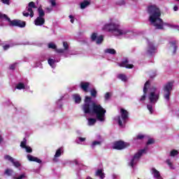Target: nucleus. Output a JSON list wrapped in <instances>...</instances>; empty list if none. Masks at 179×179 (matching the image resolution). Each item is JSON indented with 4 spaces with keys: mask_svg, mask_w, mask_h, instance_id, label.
<instances>
[{
    "mask_svg": "<svg viewBox=\"0 0 179 179\" xmlns=\"http://www.w3.org/2000/svg\"><path fill=\"white\" fill-rule=\"evenodd\" d=\"M82 110L85 117L95 115L96 120L100 122L106 121V109L101 105L93 102L91 96H85L84 104L82 106Z\"/></svg>",
    "mask_w": 179,
    "mask_h": 179,
    "instance_id": "1",
    "label": "nucleus"
},
{
    "mask_svg": "<svg viewBox=\"0 0 179 179\" xmlns=\"http://www.w3.org/2000/svg\"><path fill=\"white\" fill-rule=\"evenodd\" d=\"M150 86V82L147 81L144 85L143 95L138 99V101L140 103H143V101L146 100V94H148L147 99L149 102L147 104V108L150 114H153V108H155L156 103L159 101L160 97V91L155 87L149 88Z\"/></svg>",
    "mask_w": 179,
    "mask_h": 179,
    "instance_id": "2",
    "label": "nucleus"
},
{
    "mask_svg": "<svg viewBox=\"0 0 179 179\" xmlns=\"http://www.w3.org/2000/svg\"><path fill=\"white\" fill-rule=\"evenodd\" d=\"M103 30L110 31L113 36L118 37V38H122V37L134 38L136 36L135 32L122 28L120 24V21L114 18L110 19V22L104 25Z\"/></svg>",
    "mask_w": 179,
    "mask_h": 179,
    "instance_id": "3",
    "label": "nucleus"
},
{
    "mask_svg": "<svg viewBox=\"0 0 179 179\" xmlns=\"http://www.w3.org/2000/svg\"><path fill=\"white\" fill-rule=\"evenodd\" d=\"M148 12L150 15L149 20L151 24L155 26V29L159 30L163 29L164 23L163 22V20L160 18V16H162L160 9H159L156 5H150L148 7Z\"/></svg>",
    "mask_w": 179,
    "mask_h": 179,
    "instance_id": "4",
    "label": "nucleus"
},
{
    "mask_svg": "<svg viewBox=\"0 0 179 179\" xmlns=\"http://www.w3.org/2000/svg\"><path fill=\"white\" fill-rule=\"evenodd\" d=\"M155 143V140L153 138H149L145 147L142 149L139 150L131 158V160L129 162V166L131 167L132 169H135V166L139 162V160L141 157H142V155H145L148 150H149V145H153Z\"/></svg>",
    "mask_w": 179,
    "mask_h": 179,
    "instance_id": "5",
    "label": "nucleus"
},
{
    "mask_svg": "<svg viewBox=\"0 0 179 179\" xmlns=\"http://www.w3.org/2000/svg\"><path fill=\"white\" fill-rule=\"evenodd\" d=\"M48 48H51L52 50H55L56 52L58 54H63L65 58H68L69 55H76V53L70 51L69 50V43L68 42H63L64 48L57 49V45L54 42H50L48 44Z\"/></svg>",
    "mask_w": 179,
    "mask_h": 179,
    "instance_id": "6",
    "label": "nucleus"
},
{
    "mask_svg": "<svg viewBox=\"0 0 179 179\" xmlns=\"http://www.w3.org/2000/svg\"><path fill=\"white\" fill-rule=\"evenodd\" d=\"M120 114H121V116L115 117V120L117 122L118 125L121 128H124V127L125 126V124H127V121H128L129 113H128V111H127V110H124V108H121Z\"/></svg>",
    "mask_w": 179,
    "mask_h": 179,
    "instance_id": "7",
    "label": "nucleus"
},
{
    "mask_svg": "<svg viewBox=\"0 0 179 179\" xmlns=\"http://www.w3.org/2000/svg\"><path fill=\"white\" fill-rule=\"evenodd\" d=\"M173 86H174V82L171 81L165 84L163 87L164 99L168 103L170 101V96H171V92H173Z\"/></svg>",
    "mask_w": 179,
    "mask_h": 179,
    "instance_id": "8",
    "label": "nucleus"
},
{
    "mask_svg": "<svg viewBox=\"0 0 179 179\" xmlns=\"http://www.w3.org/2000/svg\"><path fill=\"white\" fill-rule=\"evenodd\" d=\"M36 8H37V6H36V3L34 2H29L28 6L22 13L23 16H25V17H29V16H30V17H33V16H34V12L33 11V9H36Z\"/></svg>",
    "mask_w": 179,
    "mask_h": 179,
    "instance_id": "9",
    "label": "nucleus"
},
{
    "mask_svg": "<svg viewBox=\"0 0 179 179\" xmlns=\"http://www.w3.org/2000/svg\"><path fill=\"white\" fill-rule=\"evenodd\" d=\"M147 55H150V57H152V55H155V54H156V51H157V48L155 45V43L153 42L149 41V40H147Z\"/></svg>",
    "mask_w": 179,
    "mask_h": 179,
    "instance_id": "10",
    "label": "nucleus"
},
{
    "mask_svg": "<svg viewBox=\"0 0 179 179\" xmlns=\"http://www.w3.org/2000/svg\"><path fill=\"white\" fill-rule=\"evenodd\" d=\"M9 26L10 27H26V22L22 21L20 20H9Z\"/></svg>",
    "mask_w": 179,
    "mask_h": 179,
    "instance_id": "11",
    "label": "nucleus"
},
{
    "mask_svg": "<svg viewBox=\"0 0 179 179\" xmlns=\"http://www.w3.org/2000/svg\"><path fill=\"white\" fill-rule=\"evenodd\" d=\"M129 146V143H125L124 141H116L113 143V149H116L117 150H122V149H125V148H128Z\"/></svg>",
    "mask_w": 179,
    "mask_h": 179,
    "instance_id": "12",
    "label": "nucleus"
},
{
    "mask_svg": "<svg viewBox=\"0 0 179 179\" xmlns=\"http://www.w3.org/2000/svg\"><path fill=\"white\" fill-rule=\"evenodd\" d=\"M118 66H121L122 68H127V69H132L134 66L132 64H128V59L125 58L121 63H117Z\"/></svg>",
    "mask_w": 179,
    "mask_h": 179,
    "instance_id": "13",
    "label": "nucleus"
},
{
    "mask_svg": "<svg viewBox=\"0 0 179 179\" xmlns=\"http://www.w3.org/2000/svg\"><path fill=\"white\" fill-rule=\"evenodd\" d=\"M64 155V148H59V149L57 150L55 155L53 158V162L55 163L58 162V157H61Z\"/></svg>",
    "mask_w": 179,
    "mask_h": 179,
    "instance_id": "14",
    "label": "nucleus"
},
{
    "mask_svg": "<svg viewBox=\"0 0 179 179\" xmlns=\"http://www.w3.org/2000/svg\"><path fill=\"white\" fill-rule=\"evenodd\" d=\"M4 159L6 160H8V162H10L11 163H13V166H15V167H20V162H19V161H16L15 160V159H13V157H10V155H5L4 156Z\"/></svg>",
    "mask_w": 179,
    "mask_h": 179,
    "instance_id": "15",
    "label": "nucleus"
},
{
    "mask_svg": "<svg viewBox=\"0 0 179 179\" xmlns=\"http://www.w3.org/2000/svg\"><path fill=\"white\" fill-rule=\"evenodd\" d=\"M150 171L154 179H163V178H162V176L160 175V172L157 171L155 168H152Z\"/></svg>",
    "mask_w": 179,
    "mask_h": 179,
    "instance_id": "16",
    "label": "nucleus"
},
{
    "mask_svg": "<svg viewBox=\"0 0 179 179\" xmlns=\"http://www.w3.org/2000/svg\"><path fill=\"white\" fill-rule=\"evenodd\" d=\"M15 89H17L18 90H30V86L24 85L23 83H20L17 84Z\"/></svg>",
    "mask_w": 179,
    "mask_h": 179,
    "instance_id": "17",
    "label": "nucleus"
},
{
    "mask_svg": "<svg viewBox=\"0 0 179 179\" xmlns=\"http://www.w3.org/2000/svg\"><path fill=\"white\" fill-rule=\"evenodd\" d=\"M89 86H90V83L87 82H81L80 84V89L83 90L85 93H87L89 92Z\"/></svg>",
    "mask_w": 179,
    "mask_h": 179,
    "instance_id": "18",
    "label": "nucleus"
},
{
    "mask_svg": "<svg viewBox=\"0 0 179 179\" xmlns=\"http://www.w3.org/2000/svg\"><path fill=\"white\" fill-rule=\"evenodd\" d=\"M45 23V20L44 17H37L36 19L34 20V24L36 26H43Z\"/></svg>",
    "mask_w": 179,
    "mask_h": 179,
    "instance_id": "19",
    "label": "nucleus"
},
{
    "mask_svg": "<svg viewBox=\"0 0 179 179\" xmlns=\"http://www.w3.org/2000/svg\"><path fill=\"white\" fill-rule=\"evenodd\" d=\"M59 61H61V59H51L49 58L48 59V63L49 64L50 66H51V68H55L57 66V62H59Z\"/></svg>",
    "mask_w": 179,
    "mask_h": 179,
    "instance_id": "20",
    "label": "nucleus"
},
{
    "mask_svg": "<svg viewBox=\"0 0 179 179\" xmlns=\"http://www.w3.org/2000/svg\"><path fill=\"white\" fill-rule=\"evenodd\" d=\"M27 159L29 162H36V163H39V164L42 163L41 159L37 157H33V155H27Z\"/></svg>",
    "mask_w": 179,
    "mask_h": 179,
    "instance_id": "21",
    "label": "nucleus"
},
{
    "mask_svg": "<svg viewBox=\"0 0 179 179\" xmlns=\"http://www.w3.org/2000/svg\"><path fill=\"white\" fill-rule=\"evenodd\" d=\"M72 97L76 104H79L80 103V101H82V98L78 94H73Z\"/></svg>",
    "mask_w": 179,
    "mask_h": 179,
    "instance_id": "22",
    "label": "nucleus"
},
{
    "mask_svg": "<svg viewBox=\"0 0 179 179\" xmlns=\"http://www.w3.org/2000/svg\"><path fill=\"white\" fill-rule=\"evenodd\" d=\"M96 177H99L101 179H103L106 178V174L103 173V169H98L95 173Z\"/></svg>",
    "mask_w": 179,
    "mask_h": 179,
    "instance_id": "23",
    "label": "nucleus"
},
{
    "mask_svg": "<svg viewBox=\"0 0 179 179\" xmlns=\"http://www.w3.org/2000/svg\"><path fill=\"white\" fill-rule=\"evenodd\" d=\"M145 138V135L143 134H138L136 137L134 138L133 142L134 143H139V141H142Z\"/></svg>",
    "mask_w": 179,
    "mask_h": 179,
    "instance_id": "24",
    "label": "nucleus"
},
{
    "mask_svg": "<svg viewBox=\"0 0 179 179\" xmlns=\"http://www.w3.org/2000/svg\"><path fill=\"white\" fill-rule=\"evenodd\" d=\"M169 44L171 45V48L173 49V53L176 54V52H177V48H178L176 41H171V42H169Z\"/></svg>",
    "mask_w": 179,
    "mask_h": 179,
    "instance_id": "25",
    "label": "nucleus"
},
{
    "mask_svg": "<svg viewBox=\"0 0 179 179\" xmlns=\"http://www.w3.org/2000/svg\"><path fill=\"white\" fill-rule=\"evenodd\" d=\"M89 5H90V1H89L87 0H84V1L80 3V8L85 9V8H87V6H89Z\"/></svg>",
    "mask_w": 179,
    "mask_h": 179,
    "instance_id": "26",
    "label": "nucleus"
},
{
    "mask_svg": "<svg viewBox=\"0 0 179 179\" xmlns=\"http://www.w3.org/2000/svg\"><path fill=\"white\" fill-rule=\"evenodd\" d=\"M102 143H103V141H93L92 143L91 144L92 149H94V148H96V146H100V145H101Z\"/></svg>",
    "mask_w": 179,
    "mask_h": 179,
    "instance_id": "27",
    "label": "nucleus"
},
{
    "mask_svg": "<svg viewBox=\"0 0 179 179\" xmlns=\"http://www.w3.org/2000/svg\"><path fill=\"white\" fill-rule=\"evenodd\" d=\"M104 52L106 54H110L111 55H115V54H117V51H115V50L114 49H111V48H107L104 50Z\"/></svg>",
    "mask_w": 179,
    "mask_h": 179,
    "instance_id": "28",
    "label": "nucleus"
},
{
    "mask_svg": "<svg viewBox=\"0 0 179 179\" xmlns=\"http://www.w3.org/2000/svg\"><path fill=\"white\" fill-rule=\"evenodd\" d=\"M20 63V62H15L10 64L8 69H10V71H15V69H16V67L17 66V65H19Z\"/></svg>",
    "mask_w": 179,
    "mask_h": 179,
    "instance_id": "29",
    "label": "nucleus"
},
{
    "mask_svg": "<svg viewBox=\"0 0 179 179\" xmlns=\"http://www.w3.org/2000/svg\"><path fill=\"white\" fill-rule=\"evenodd\" d=\"M38 17H44L45 16V13L44 12V10L41 8H38Z\"/></svg>",
    "mask_w": 179,
    "mask_h": 179,
    "instance_id": "30",
    "label": "nucleus"
},
{
    "mask_svg": "<svg viewBox=\"0 0 179 179\" xmlns=\"http://www.w3.org/2000/svg\"><path fill=\"white\" fill-rule=\"evenodd\" d=\"M8 20V23H9V20H10V18H9L8 17V15H6V14H3L2 13H0V20Z\"/></svg>",
    "mask_w": 179,
    "mask_h": 179,
    "instance_id": "31",
    "label": "nucleus"
},
{
    "mask_svg": "<svg viewBox=\"0 0 179 179\" xmlns=\"http://www.w3.org/2000/svg\"><path fill=\"white\" fill-rule=\"evenodd\" d=\"M88 125L90 127L93 126L94 124H96V120L95 118H88Z\"/></svg>",
    "mask_w": 179,
    "mask_h": 179,
    "instance_id": "32",
    "label": "nucleus"
},
{
    "mask_svg": "<svg viewBox=\"0 0 179 179\" xmlns=\"http://www.w3.org/2000/svg\"><path fill=\"white\" fill-rule=\"evenodd\" d=\"M112 96H113V94L111 92H106L104 95L105 101H108L110 99H111Z\"/></svg>",
    "mask_w": 179,
    "mask_h": 179,
    "instance_id": "33",
    "label": "nucleus"
},
{
    "mask_svg": "<svg viewBox=\"0 0 179 179\" xmlns=\"http://www.w3.org/2000/svg\"><path fill=\"white\" fill-rule=\"evenodd\" d=\"M90 92L91 96L94 99H96V97H97V91L96 90V89L93 88V89L90 90Z\"/></svg>",
    "mask_w": 179,
    "mask_h": 179,
    "instance_id": "34",
    "label": "nucleus"
},
{
    "mask_svg": "<svg viewBox=\"0 0 179 179\" xmlns=\"http://www.w3.org/2000/svg\"><path fill=\"white\" fill-rule=\"evenodd\" d=\"M118 79H120V80H122V82H127V76H125L124 74H119L117 76Z\"/></svg>",
    "mask_w": 179,
    "mask_h": 179,
    "instance_id": "35",
    "label": "nucleus"
},
{
    "mask_svg": "<svg viewBox=\"0 0 179 179\" xmlns=\"http://www.w3.org/2000/svg\"><path fill=\"white\" fill-rule=\"evenodd\" d=\"M26 143H27V140L26 138H24L20 143V147L22 149H24V148L27 146L26 145Z\"/></svg>",
    "mask_w": 179,
    "mask_h": 179,
    "instance_id": "36",
    "label": "nucleus"
},
{
    "mask_svg": "<svg viewBox=\"0 0 179 179\" xmlns=\"http://www.w3.org/2000/svg\"><path fill=\"white\" fill-rule=\"evenodd\" d=\"M103 35H101L97 37L96 38V44H101V43H103Z\"/></svg>",
    "mask_w": 179,
    "mask_h": 179,
    "instance_id": "37",
    "label": "nucleus"
},
{
    "mask_svg": "<svg viewBox=\"0 0 179 179\" xmlns=\"http://www.w3.org/2000/svg\"><path fill=\"white\" fill-rule=\"evenodd\" d=\"M86 141L85 138L78 137L76 140V143H82V142H85Z\"/></svg>",
    "mask_w": 179,
    "mask_h": 179,
    "instance_id": "38",
    "label": "nucleus"
},
{
    "mask_svg": "<svg viewBox=\"0 0 179 179\" xmlns=\"http://www.w3.org/2000/svg\"><path fill=\"white\" fill-rule=\"evenodd\" d=\"M14 179H26V173H22L18 176H15Z\"/></svg>",
    "mask_w": 179,
    "mask_h": 179,
    "instance_id": "39",
    "label": "nucleus"
},
{
    "mask_svg": "<svg viewBox=\"0 0 179 179\" xmlns=\"http://www.w3.org/2000/svg\"><path fill=\"white\" fill-rule=\"evenodd\" d=\"M98 37L99 36H97V33H93L91 35V40H92V41H96L97 40Z\"/></svg>",
    "mask_w": 179,
    "mask_h": 179,
    "instance_id": "40",
    "label": "nucleus"
},
{
    "mask_svg": "<svg viewBox=\"0 0 179 179\" xmlns=\"http://www.w3.org/2000/svg\"><path fill=\"white\" fill-rule=\"evenodd\" d=\"M47 58H48L47 55H42L40 57L39 60H40L41 62H44V61H45L47 59Z\"/></svg>",
    "mask_w": 179,
    "mask_h": 179,
    "instance_id": "41",
    "label": "nucleus"
},
{
    "mask_svg": "<svg viewBox=\"0 0 179 179\" xmlns=\"http://www.w3.org/2000/svg\"><path fill=\"white\" fill-rule=\"evenodd\" d=\"M56 104H57L58 108H62V99H59L56 102Z\"/></svg>",
    "mask_w": 179,
    "mask_h": 179,
    "instance_id": "42",
    "label": "nucleus"
},
{
    "mask_svg": "<svg viewBox=\"0 0 179 179\" xmlns=\"http://www.w3.org/2000/svg\"><path fill=\"white\" fill-rule=\"evenodd\" d=\"M12 173H13V170L6 169L4 172V174H6V176H12Z\"/></svg>",
    "mask_w": 179,
    "mask_h": 179,
    "instance_id": "43",
    "label": "nucleus"
},
{
    "mask_svg": "<svg viewBox=\"0 0 179 179\" xmlns=\"http://www.w3.org/2000/svg\"><path fill=\"white\" fill-rule=\"evenodd\" d=\"M49 2L51 4L52 8L57 6V0H49Z\"/></svg>",
    "mask_w": 179,
    "mask_h": 179,
    "instance_id": "44",
    "label": "nucleus"
},
{
    "mask_svg": "<svg viewBox=\"0 0 179 179\" xmlns=\"http://www.w3.org/2000/svg\"><path fill=\"white\" fill-rule=\"evenodd\" d=\"M177 155H178V151L176 150H173L172 151H171L170 156H171L172 157H174V156H177Z\"/></svg>",
    "mask_w": 179,
    "mask_h": 179,
    "instance_id": "45",
    "label": "nucleus"
},
{
    "mask_svg": "<svg viewBox=\"0 0 179 179\" xmlns=\"http://www.w3.org/2000/svg\"><path fill=\"white\" fill-rule=\"evenodd\" d=\"M24 149L26 150L27 153H31V152H33V150L29 146H27V147L24 148Z\"/></svg>",
    "mask_w": 179,
    "mask_h": 179,
    "instance_id": "46",
    "label": "nucleus"
},
{
    "mask_svg": "<svg viewBox=\"0 0 179 179\" xmlns=\"http://www.w3.org/2000/svg\"><path fill=\"white\" fill-rule=\"evenodd\" d=\"M166 164H168V166H169L170 169H174V166H173V163H171V160L167 159Z\"/></svg>",
    "mask_w": 179,
    "mask_h": 179,
    "instance_id": "47",
    "label": "nucleus"
},
{
    "mask_svg": "<svg viewBox=\"0 0 179 179\" xmlns=\"http://www.w3.org/2000/svg\"><path fill=\"white\" fill-rule=\"evenodd\" d=\"M4 5H10V0H1Z\"/></svg>",
    "mask_w": 179,
    "mask_h": 179,
    "instance_id": "48",
    "label": "nucleus"
},
{
    "mask_svg": "<svg viewBox=\"0 0 179 179\" xmlns=\"http://www.w3.org/2000/svg\"><path fill=\"white\" fill-rule=\"evenodd\" d=\"M69 17L70 19L71 23H74V22H75V17H73L72 15H70L69 16Z\"/></svg>",
    "mask_w": 179,
    "mask_h": 179,
    "instance_id": "49",
    "label": "nucleus"
},
{
    "mask_svg": "<svg viewBox=\"0 0 179 179\" xmlns=\"http://www.w3.org/2000/svg\"><path fill=\"white\" fill-rule=\"evenodd\" d=\"M46 13H50V12H52V8L48 7L45 8Z\"/></svg>",
    "mask_w": 179,
    "mask_h": 179,
    "instance_id": "50",
    "label": "nucleus"
},
{
    "mask_svg": "<svg viewBox=\"0 0 179 179\" xmlns=\"http://www.w3.org/2000/svg\"><path fill=\"white\" fill-rule=\"evenodd\" d=\"M10 48V45H5L3 46L4 51H6V50H9Z\"/></svg>",
    "mask_w": 179,
    "mask_h": 179,
    "instance_id": "51",
    "label": "nucleus"
},
{
    "mask_svg": "<svg viewBox=\"0 0 179 179\" xmlns=\"http://www.w3.org/2000/svg\"><path fill=\"white\" fill-rule=\"evenodd\" d=\"M118 5H120V6L125 5V1L122 0V1H119Z\"/></svg>",
    "mask_w": 179,
    "mask_h": 179,
    "instance_id": "52",
    "label": "nucleus"
},
{
    "mask_svg": "<svg viewBox=\"0 0 179 179\" xmlns=\"http://www.w3.org/2000/svg\"><path fill=\"white\" fill-rule=\"evenodd\" d=\"M113 179H120V176H118V175L113 174Z\"/></svg>",
    "mask_w": 179,
    "mask_h": 179,
    "instance_id": "53",
    "label": "nucleus"
},
{
    "mask_svg": "<svg viewBox=\"0 0 179 179\" xmlns=\"http://www.w3.org/2000/svg\"><path fill=\"white\" fill-rule=\"evenodd\" d=\"M173 10H174V12H177L178 10V6H175L173 7Z\"/></svg>",
    "mask_w": 179,
    "mask_h": 179,
    "instance_id": "54",
    "label": "nucleus"
},
{
    "mask_svg": "<svg viewBox=\"0 0 179 179\" xmlns=\"http://www.w3.org/2000/svg\"><path fill=\"white\" fill-rule=\"evenodd\" d=\"M36 66L41 68L42 66L41 62H38V64H36Z\"/></svg>",
    "mask_w": 179,
    "mask_h": 179,
    "instance_id": "55",
    "label": "nucleus"
},
{
    "mask_svg": "<svg viewBox=\"0 0 179 179\" xmlns=\"http://www.w3.org/2000/svg\"><path fill=\"white\" fill-rule=\"evenodd\" d=\"M97 139H99V141H103V139H101V136L100 135L97 136Z\"/></svg>",
    "mask_w": 179,
    "mask_h": 179,
    "instance_id": "56",
    "label": "nucleus"
},
{
    "mask_svg": "<svg viewBox=\"0 0 179 179\" xmlns=\"http://www.w3.org/2000/svg\"><path fill=\"white\" fill-rule=\"evenodd\" d=\"M75 164H76V165H78V164H79V163L78 162V161H75Z\"/></svg>",
    "mask_w": 179,
    "mask_h": 179,
    "instance_id": "57",
    "label": "nucleus"
},
{
    "mask_svg": "<svg viewBox=\"0 0 179 179\" xmlns=\"http://www.w3.org/2000/svg\"><path fill=\"white\" fill-rule=\"evenodd\" d=\"M2 44V41H0V45Z\"/></svg>",
    "mask_w": 179,
    "mask_h": 179,
    "instance_id": "58",
    "label": "nucleus"
},
{
    "mask_svg": "<svg viewBox=\"0 0 179 179\" xmlns=\"http://www.w3.org/2000/svg\"><path fill=\"white\" fill-rule=\"evenodd\" d=\"M150 78H153V76H151Z\"/></svg>",
    "mask_w": 179,
    "mask_h": 179,
    "instance_id": "59",
    "label": "nucleus"
},
{
    "mask_svg": "<svg viewBox=\"0 0 179 179\" xmlns=\"http://www.w3.org/2000/svg\"><path fill=\"white\" fill-rule=\"evenodd\" d=\"M177 1H178V2H179V0H177Z\"/></svg>",
    "mask_w": 179,
    "mask_h": 179,
    "instance_id": "60",
    "label": "nucleus"
}]
</instances>
